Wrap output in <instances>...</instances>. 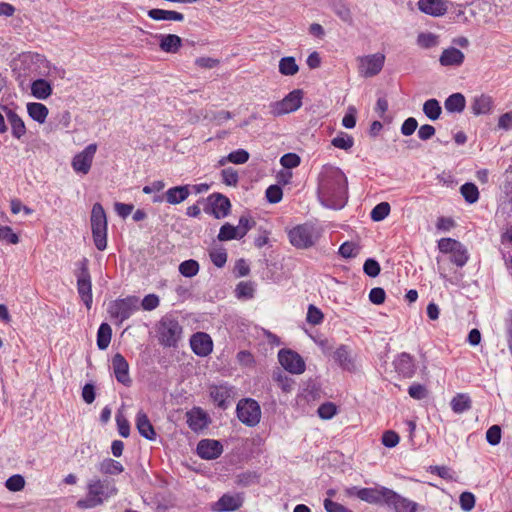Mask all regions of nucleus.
<instances>
[{
	"label": "nucleus",
	"instance_id": "1",
	"mask_svg": "<svg viewBox=\"0 0 512 512\" xmlns=\"http://www.w3.org/2000/svg\"><path fill=\"white\" fill-rule=\"evenodd\" d=\"M318 197L320 202L332 209H341L348 199L347 178L335 166H323L319 174Z\"/></svg>",
	"mask_w": 512,
	"mask_h": 512
},
{
	"label": "nucleus",
	"instance_id": "2",
	"mask_svg": "<svg viewBox=\"0 0 512 512\" xmlns=\"http://www.w3.org/2000/svg\"><path fill=\"white\" fill-rule=\"evenodd\" d=\"M86 497L77 501L80 509H91L100 506L107 499L115 496L118 489L113 479L94 477L87 482Z\"/></svg>",
	"mask_w": 512,
	"mask_h": 512
},
{
	"label": "nucleus",
	"instance_id": "3",
	"mask_svg": "<svg viewBox=\"0 0 512 512\" xmlns=\"http://www.w3.org/2000/svg\"><path fill=\"white\" fill-rule=\"evenodd\" d=\"M156 332L159 344L176 348L182 338L183 328L176 318L166 315L159 321Z\"/></svg>",
	"mask_w": 512,
	"mask_h": 512
},
{
	"label": "nucleus",
	"instance_id": "4",
	"mask_svg": "<svg viewBox=\"0 0 512 512\" xmlns=\"http://www.w3.org/2000/svg\"><path fill=\"white\" fill-rule=\"evenodd\" d=\"M90 221L94 244L98 250L103 251L107 247V217L100 203L93 205Z\"/></svg>",
	"mask_w": 512,
	"mask_h": 512
},
{
	"label": "nucleus",
	"instance_id": "5",
	"mask_svg": "<svg viewBox=\"0 0 512 512\" xmlns=\"http://www.w3.org/2000/svg\"><path fill=\"white\" fill-rule=\"evenodd\" d=\"M89 261L83 258L77 263L78 269L75 272L77 278V291L87 309H90L93 302L92 282L88 268Z\"/></svg>",
	"mask_w": 512,
	"mask_h": 512
},
{
	"label": "nucleus",
	"instance_id": "6",
	"mask_svg": "<svg viewBox=\"0 0 512 512\" xmlns=\"http://www.w3.org/2000/svg\"><path fill=\"white\" fill-rule=\"evenodd\" d=\"M238 419L249 427L256 426L261 419V408L258 402L251 398L242 399L236 407Z\"/></svg>",
	"mask_w": 512,
	"mask_h": 512
},
{
	"label": "nucleus",
	"instance_id": "7",
	"mask_svg": "<svg viewBox=\"0 0 512 512\" xmlns=\"http://www.w3.org/2000/svg\"><path fill=\"white\" fill-rule=\"evenodd\" d=\"M302 97V90H293L288 95H286L282 100L270 103V113L274 117H278L294 112L301 107Z\"/></svg>",
	"mask_w": 512,
	"mask_h": 512
},
{
	"label": "nucleus",
	"instance_id": "8",
	"mask_svg": "<svg viewBox=\"0 0 512 512\" xmlns=\"http://www.w3.org/2000/svg\"><path fill=\"white\" fill-rule=\"evenodd\" d=\"M138 299L136 297H127L112 301L108 306V313L120 325L138 309Z\"/></svg>",
	"mask_w": 512,
	"mask_h": 512
},
{
	"label": "nucleus",
	"instance_id": "9",
	"mask_svg": "<svg viewBox=\"0 0 512 512\" xmlns=\"http://www.w3.org/2000/svg\"><path fill=\"white\" fill-rule=\"evenodd\" d=\"M359 74L365 78L374 77L379 74L385 63V55L375 53L358 58Z\"/></svg>",
	"mask_w": 512,
	"mask_h": 512
},
{
	"label": "nucleus",
	"instance_id": "10",
	"mask_svg": "<svg viewBox=\"0 0 512 512\" xmlns=\"http://www.w3.org/2000/svg\"><path fill=\"white\" fill-rule=\"evenodd\" d=\"M290 243L299 249H306L314 245V228L308 224L298 225L289 231Z\"/></svg>",
	"mask_w": 512,
	"mask_h": 512
},
{
	"label": "nucleus",
	"instance_id": "11",
	"mask_svg": "<svg viewBox=\"0 0 512 512\" xmlns=\"http://www.w3.org/2000/svg\"><path fill=\"white\" fill-rule=\"evenodd\" d=\"M278 360L282 367L292 374H301L305 371L304 360L292 350L281 349L278 353Z\"/></svg>",
	"mask_w": 512,
	"mask_h": 512
},
{
	"label": "nucleus",
	"instance_id": "12",
	"mask_svg": "<svg viewBox=\"0 0 512 512\" xmlns=\"http://www.w3.org/2000/svg\"><path fill=\"white\" fill-rule=\"evenodd\" d=\"M207 202L208 207L205 208V211L211 213L217 219L226 217L230 212V200L220 193L211 194L207 198Z\"/></svg>",
	"mask_w": 512,
	"mask_h": 512
},
{
	"label": "nucleus",
	"instance_id": "13",
	"mask_svg": "<svg viewBox=\"0 0 512 512\" xmlns=\"http://www.w3.org/2000/svg\"><path fill=\"white\" fill-rule=\"evenodd\" d=\"M97 151V144L92 143L85 147L83 151L76 154L72 160V167L76 172L87 174L91 168L94 155Z\"/></svg>",
	"mask_w": 512,
	"mask_h": 512
},
{
	"label": "nucleus",
	"instance_id": "14",
	"mask_svg": "<svg viewBox=\"0 0 512 512\" xmlns=\"http://www.w3.org/2000/svg\"><path fill=\"white\" fill-rule=\"evenodd\" d=\"M187 424L193 432L203 431L211 423L208 413L201 407H193L186 412Z\"/></svg>",
	"mask_w": 512,
	"mask_h": 512
},
{
	"label": "nucleus",
	"instance_id": "15",
	"mask_svg": "<svg viewBox=\"0 0 512 512\" xmlns=\"http://www.w3.org/2000/svg\"><path fill=\"white\" fill-rule=\"evenodd\" d=\"M387 494L385 504L391 507L394 512H417L418 504L416 502L399 495L391 489Z\"/></svg>",
	"mask_w": 512,
	"mask_h": 512
},
{
	"label": "nucleus",
	"instance_id": "16",
	"mask_svg": "<svg viewBox=\"0 0 512 512\" xmlns=\"http://www.w3.org/2000/svg\"><path fill=\"white\" fill-rule=\"evenodd\" d=\"M389 490V488L384 486L374 488H361L357 492V497L369 504L382 505L385 504L388 496L387 492H389Z\"/></svg>",
	"mask_w": 512,
	"mask_h": 512
},
{
	"label": "nucleus",
	"instance_id": "17",
	"mask_svg": "<svg viewBox=\"0 0 512 512\" xmlns=\"http://www.w3.org/2000/svg\"><path fill=\"white\" fill-rule=\"evenodd\" d=\"M190 346L192 351L200 357L209 355L213 350L212 339L204 332H197L193 334L190 339Z\"/></svg>",
	"mask_w": 512,
	"mask_h": 512
},
{
	"label": "nucleus",
	"instance_id": "18",
	"mask_svg": "<svg viewBox=\"0 0 512 512\" xmlns=\"http://www.w3.org/2000/svg\"><path fill=\"white\" fill-rule=\"evenodd\" d=\"M223 452V445L218 440L203 439L197 445L198 455L205 460L218 458Z\"/></svg>",
	"mask_w": 512,
	"mask_h": 512
},
{
	"label": "nucleus",
	"instance_id": "19",
	"mask_svg": "<svg viewBox=\"0 0 512 512\" xmlns=\"http://www.w3.org/2000/svg\"><path fill=\"white\" fill-rule=\"evenodd\" d=\"M112 368L115 378L119 383L125 386L131 385L132 380L129 376V364L122 354L117 353L113 356Z\"/></svg>",
	"mask_w": 512,
	"mask_h": 512
},
{
	"label": "nucleus",
	"instance_id": "20",
	"mask_svg": "<svg viewBox=\"0 0 512 512\" xmlns=\"http://www.w3.org/2000/svg\"><path fill=\"white\" fill-rule=\"evenodd\" d=\"M243 497L240 494H224L213 505L212 509L217 512L235 511L243 505Z\"/></svg>",
	"mask_w": 512,
	"mask_h": 512
},
{
	"label": "nucleus",
	"instance_id": "21",
	"mask_svg": "<svg viewBox=\"0 0 512 512\" xmlns=\"http://www.w3.org/2000/svg\"><path fill=\"white\" fill-rule=\"evenodd\" d=\"M464 60V53L455 47L444 49L439 58L440 65L443 67H459Z\"/></svg>",
	"mask_w": 512,
	"mask_h": 512
},
{
	"label": "nucleus",
	"instance_id": "22",
	"mask_svg": "<svg viewBox=\"0 0 512 512\" xmlns=\"http://www.w3.org/2000/svg\"><path fill=\"white\" fill-rule=\"evenodd\" d=\"M6 118L11 126L12 136L16 139H21L26 134V126L22 118L12 109L7 106H2Z\"/></svg>",
	"mask_w": 512,
	"mask_h": 512
},
{
	"label": "nucleus",
	"instance_id": "23",
	"mask_svg": "<svg viewBox=\"0 0 512 512\" xmlns=\"http://www.w3.org/2000/svg\"><path fill=\"white\" fill-rule=\"evenodd\" d=\"M394 366L398 374L404 378H412L415 374L416 367L413 357L408 353H401L394 361Z\"/></svg>",
	"mask_w": 512,
	"mask_h": 512
},
{
	"label": "nucleus",
	"instance_id": "24",
	"mask_svg": "<svg viewBox=\"0 0 512 512\" xmlns=\"http://www.w3.org/2000/svg\"><path fill=\"white\" fill-rule=\"evenodd\" d=\"M418 8L421 12L439 17L447 12V5L442 0H419Z\"/></svg>",
	"mask_w": 512,
	"mask_h": 512
},
{
	"label": "nucleus",
	"instance_id": "25",
	"mask_svg": "<svg viewBox=\"0 0 512 512\" xmlns=\"http://www.w3.org/2000/svg\"><path fill=\"white\" fill-rule=\"evenodd\" d=\"M136 427L139 434L147 440L153 441L156 439V432L151 424L147 414L139 411L136 415Z\"/></svg>",
	"mask_w": 512,
	"mask_h": 512
},
{
	"label": "nucleus",
	"instance_id": "26",
	"mask_svg": "<svg viewBox=\"0 0 512 512\" xmlns=\"http://www.w3.org/2000/svg\"><path fill=\"white\" fill-rule=\"evenodd\" d=\"M333 359L343 369L349 372L355 371V363L351 356V352L346 345L339 346L334 354Z\"/></svg>",
	"mask_w": 512,
	"mask_h": 512
},
{
	"label": "nucleus",
	"instance_id": "27",
	"mask_svg": "<svg viewBox=\"0 0 512 512\" xmlns=\"http://www.w3.org/2000/svg\"><path fill=\"white\" fill-rule=\"evenodd\" d=\"M492 107H493L492 97L485 95V94L475 96L472 99L471 106H470L472 113L476 116L488 114L491 111Z\"/></svg>",
	"mask_w": 512,
	"mask_h": 512
},
{
	"label": "nucleus",
	"instance_id": "28",
	"mask_svg": "<svg viewBox=\"0 0 512 512\" xmlns=\"http://www.w3.org/2000/svg\"><path fill=\"white\" fill-rule=\"evenodd\" d=\"M189 195V185L175 186L165 192V200L171 205H176L185 201Z\"/></svg>",
	"mask_w": 512,
	"mask_h": 512
},
{
	"label": "nucleus",
	"instance_id": "29",
	"mask_svg": "<svg viewBox=\"0 0 512 512\" xmlns=\"http://www.w3.org/2000/svg\"><path fill=\"white\" fill-rule=\"evenodd\" d=\"M466 106V99L462 93L451 94L444 102L445 109L450 113H461Z\"/></svg>",
	"mask_w": 512,
	"mask_h": 512
},
{
	"label": "nucleus",
	"instance_id": "30",
	"mask_svg": "<svg viewBox=\"0 0 512 512\" xmlns=\"http://www.w3.org/2000/svg\"><path fill=\"white\" fill-rule=\"evenodd\" d=\"M182 45V39L175 34H167L160 36V48L167 53H176Z\"/></svg>",
	"mask_w": 512,
	"mask_h": 512
},
{
	"label": "nucleus",
	"instance_id": "31",
	"mask_svg": "<svg viewBox=\"0 0 512 512\" xmlns=\"http://www.w3.org/2000/svg\"><path fill=\"white\" fill-rule=\"evenodd\" d=\"M148 16L156 21L167 20V21H182L184 15L177 11L163 10L154 8L148 11Z\"/></svg>",
	"mask_w": 512,
	"mask_h": 512
},
{
	"label": "nucleus",
	"instance_id": "32",
	"mask_svg": "<svg viewBox=\"0 0 512 512\" xmlns=\"http://www.w3.org/2000/svg\"><path fill=\"white\" fill-rule=\"evenodd\" d=\"M32 95L41 100L47 99L52 94V87L45 79H37L31 84Z\"/></svg>",
	"mask_w": 512,
	"mask_h": 512
},
{
	"label": "nucleus",
	"instance_id": "33",
	"mask_svg": "<svg viewBox=\"0 0 512 512\" xmlns=\"http://www.w3.org/2000/svg\"><path fill=\"white\" fill-rule=\"evenodd\" d=\"M210 396L218 407L225 409L227 407V399L230 397V388L224 385L212 386L210 388Z\"/></svg>",
	"mask_w": 512,
	"mask_h": 512
},
{
	"label": "nucleus",
	"instance_id": "34",
	"mask_svg": "<svg viewBox=\"0 0 512 512\" xmlns=\"http://www.w3.org/2000/svg\"><path fill=\"white\" fill-rule=\"evenodd\" d=\"M27 112L28 115L36 122L43 124L46 121L49 110L48 108L38 102L28 103L27 104Z\"/></svg>",
	"mask_w": 512,
	"mask_h": 512
},
{
	"label": "nucleus",
	"instance_id": "35",
	"mask_svg": "<svg viewBox=\"0 0 512 512\" xmlns=\"http://www.w3.org/2000/svg\"><path fill=\"white\" fill-rule=\"evenodd\" d=\"M97 469L104 475H118L124 471L123 465L119 461L111 458H106L101 461Z\"/></svg>",
	"mask_w": 512,
	"mask_h": 512
},
{
	"label": "nucleus",
	"instance_id": "36",
	"mask_svg": "<svg viewBox=\"0 0 512 512\" xmlns=\"http://www.w3.org/2000/svg\"><path fill=\"white\" fill-rule=\"evenodd\" d=\"M112 337V329L109 324L102 323L97 332V346L100 350L108 348Z\"/></svg>",
	"mask_w": 512,
	"mask_h": 512
},
{
	"label": "nucleus",
	"instance_id": "37",
	"mask_svg": "<svg viewBox=\"0 0 512 512\" xmlns=\"http://www.w3.org/2000/svg\"><path fill=\"white\" fill-rule=\"evenodd\" d=\"M423 112L427 118H429L432 121H435L440 117L442 108L437 99H428L423 104Z\"/></svg>",
	"mask_w": 512,
	"mask_h": 512
},
{
	"label": "nucleus",
	"instance_id": "38",
	"mask_svg": "<svg viewBox=\"0 0 512 512\" xmlns=\"http://www.w3.org/2000/svg\"><path fill=\"white\" fill-rule=\"evenodd\" d=\"M299 71V66L294 57H283L279 61V72L285 76H293Z\"/></svg>",
	"mask_w": 512,
	"mask_h": 512
},
{
	"label": "nucleus",
	"instance_id": "39",
	"mask_svg": "<svg viewBox=\"0 0 512 512\" xmlns=\"http://www.w3.org/2000/svg\"><path fill=\"white\" fill-rule=\"evenodd\" d=\"M273 380L285 393H289L294 389L295 381L283 371L274 372Z\"/></svg>",
	"mask_w": 512,
	"mask_h": 512
},
{
	"label": "nucleus",
	"instance_id": "40",
	"mask_svg": "<svg viewBox=\"0 0 512 512\" xmlns=\"http://www.w3.org/2000/svg\"><path fill=\"white\" fill-rule=\"evenodd\" d=\"M451 408L455 413H463L471 408V399L467 394H457L451 400Z\"/></svg>",
	"mask_w": 512,
	"mask_h": 512
},
{
	"label": "nucleus",
	"instance_id": "41",
	"mask_svg": "<svg viewBox=\"0 0 512 512\" xmlns=\"http://www.w3.org/2000/svg\"><path fill=\"white\" fill-rule=\"evenodd\" d=\"M417 44L424 49L436 47L439 45V36L431 32L420 33L417 36Z\"/></svg>",
	"mask_w": 512,
	"mask_h": 512
},
{
	"label": "nucleus",
	"instance_id": "42",
	"mask_svg": "<svg viewBox=\"0 0 512 512\" xmlns=\"http://www.w3.org/2000/svg\"><path fill=\"white\" fill-rule=\"evenodd\" d=\"M460 191L466 202L469 204H473L479 199V191L474 183L463 184Z\"/></svg>",
	"mask_w": 512,
	"mask_h": 512
},
{
	"label": "nucleus",
	"instance_id": "43",
	"mask_svg": "<svg viewBox=\"0 0 512 512\" xmlns=\"http://www.w3.org/2000/svg\"><path fill=\"white\" fill-rule=\"evenodd\" d=\"M241 238L242 237H240V233H239L237 227H235L229 223H225L224 225H222V227L220 228L219 234H218V239L220 241H228V240L241 239Z\"/></svg>",
	"mask_w": 512,
	"mask_h": 512
},
{
	"label": "nucleus",
	"instance_id": "44",
	"mask_svg": "<svg viewBox=\"0 0 512 512\" xmlns=\"http://www.w3.org/2000/svg\"><path fill=\"white\" fill-rule=\"evenodd\" d=\"M204 118L216 125H222L225 121L232 118V114L226 110L207 111Z\"/></svg>",
	"mask_w": 512,
	"mask_h": 512
},
{
	"label": "nucleus",
	"instance_id": "45",
	"mask_svg": "<svg viewBox=\"0 0 512 512\" xmlns=\"http://www.w3.org/2000/svg\"><path fill=\"white\" fill-rule=\"evenodd\" d=\"M468 259V251L462 243H460V247H457L451 253V262L458 267H463L467 263Z\"/></svg>",
	"mask_w": 512,
	"mask_h": 512
},
{
	"label": "nucleus",
	"instance_id": "46",
	"mask_svg": "<svg viewBox=\"0 0 512 512\" xmlns=\"http://www.w3.org/2000/svg\"><path fill=\"white\" fill-rule=\"evenodd\" d=\"M179 272L184 277H193L199 272V264L193 259L185 260L179 265Z\"/></svg>",
	"mask_w": 512,
	"mask_h": 512
},
{
	"label": "nucleus",
	"instance_id": "47",
	"mask_svg": "<svg viewBox=\"0 0 512 512\" xmlns=\"http://www.w3.org/2000/svg\"><path fill=\"white\" fill-rule=\"evenodd\" d=\"M354 144L352 136L341 132L335 138L332 139V145L336 148L349 150Z\"/></svg>",
	"mask_w": 512,
	"mask_h": 512
},
{
	"label": "nucleus",
	"instance_id": "48",
	"mask_svg": "<svg viewBox=\"0 0 512 512\" xmlns=\"http://www.w3.org/2000/svg\"><path fill=\"white\" fill-rule=\"evenodd\" d=\"M390 213V205L388 202H381L377 204L371 211V219L373 221H382Z\"/></svg>",
	"mask_w": 512,
	"mask_h": 512
},
{
	"label": "nucleus",
	"instance_id": "49",
	"mask_svg": "<svg viewBox=\"0 0 512 512\" xmlns=\"http://www.w3.org/2000/svg\"><path fill=\"white\" fill-rule=\"evenodd\" d=\"M221 177L224 184L227 186H237L239 181L238 172L232 168L228 167L221 171Z\"/></svg>",
	"mask_w": 512,
	"mask_h": 512
},
{
	"label": "nucleus",
	"instance_id": "50",
	"mask_svg": "<svg viewBox=\"0 0 512 512\" xmlns=\"http://www.w3.org/2000/svg\"><path fill=\"white\" fill-rule=\"evenodd\" d=\"M408 394L415 400H422L428 396L427 388L420 383H413L408 388Z\"/></svg>",
	"mask_w": 512,
	"mask_h": 512
},
{
	"label": "nucleus",
	"instance_id": "51",
	"mask_svg": "<svg viewBox=\"0 0 512 512\" xmlns=\"http://www.w3.org/2000/svg\"><path fill=\"white\" fill-rule=\"evenodd\" d=\"M5 486L9 491L18 492L24 488L25 480L23 476L16 474L6 480Z\"/></svg>",
	"mask_w": 512,
	"mask_h": 512
},
{
	"label": "nucleus",
	"instance_id": "52",
	"mask_svg": "<svg viewBox=\"0 0 512 512\" xmlns=\"http://www.w3.org/2000/svg\"><path fill=\"white\" fill-rule=\"evenodd\" d=\"M210 259L216 267L222 268L227 262L226 250L223 248L212 250L210 252Z\"/></svg>",
	"mask_w": 512,
	"mask_h": 512
},
{
	"label": "nucleus",
	"instance_id": "53",
	"mask_svg": "<svg viewBox=\"0 0 512 512\" xmlns=\"http://www.w3.org/2000/svg\"><path fill=\"white\" fill-rule=\"evenodd\" d=\"M259 481V476L255 472H244L236 477V483L240 486H250Z\"/></svg>",
	"mask_w": 512,
	"mask_h": 512
},
{
	"label": "nucleus",
	"instance_id": "54",
	"mask_svg": "<svg viewBox=\"0 0 512 512\" xmlns=\"http://www.w3.org/2000/svg\"><path fill=\"white\" fill-rule=\"evenodd\" d=\"M226 159L233 164H244L249 160V153L244 149H238L229 153Z\"/></svg>",
	"mask_w": 512,
	"mask_h": 512
},
{
	"label": "nucleus",
	"instance_id": "55",
	"mask_svg": "<svg viewBox=\"0 0 512 512\" xmlns=\"http://www.w3.org/2000/svg\"><path fill=\"white\" fill-rule=\"evenodd\" d=\"M323 318L324 315L320 309H318L312 304L309 305L306 317L308 323L312 325H319L323 321Z\"/></svg>",
	"mask_w": 512,
	"mask_h": 512
},
{
	"label": "nucleus",
	"instance_id": "56",
	"mask_svg": "<svg viewBox=\"0 0 512 512\" xmlns=\"http://www.w3.org/2000/svg\"><path fill=\"white\" fill-rule=\"evenodd\" d=\"M0 240L5 241L8 244H17L19 237L13 232L9 226H0Z\"/></svg>",
	"mask_w": 512,
	"mask_h": 512
},
{
	"label": "nucleus",
	"instance_id": "57",
	"mask_svg": "<svg viewBox=\"0 0 512 512\" xmlns=\"http://www.w3.org/2000/svg\"><path fill=\"white\" fill-rule=\"evenodd\" d=\"M359 248L353 242H344L339 248V254L344 258H353L358 254Z\"/></svg>",
	"mask_w": 512,
	"mask_h": 512
},
{
	"label": "nucleus",
	"instance_id": "58",
	"mask_svg": "<svg viewBox=\"0 0 512 512\" xmlns=\"http://www.w3.org/2000/svg\"><path fill=\"white\" fill-rule=\"evenodd\" d=\"M283 196V191L278 185H270L266 189V198L268 202L276 204L281 201Z\"/></svg>",
	"mask_w": 512,
	"mask_h": 512
},
{
	"label": "nucleus",
	"instance_id": "59",
	"mask_svg": "<svg viewBox=\"0 0 512 512\" xmlns=\"http://www.w3.org/2000/svg\"><path fill=\"white\" fill-rule=\"evenodd\" d=\"M363 271L369 277L374 278L379 275L381 268H380L379 263L376 260L369 258L365 261V263L363 265Z\"/></svg>",
	"mask_w": 512,
	"mask_h": 512
},
{
	"label": "nucleus",
	"instance_id": "60",
	"mask_svg": "<svg viewBox=\"0 0 512 512\" xmlns=\"http://www.w3.org/2000/svg\"><path fill=\"white\" fill-rule=\"evenodd\" d=\"M337 412L335 404L331 402L324 403L318 408V415L320 418L328 420L331 419Z\"/></svg>",
	"mask_w": 512,
	"mask_h": 512
},
{
	"label": "nucleus",
	"instance_id": "61",
	"mask_svg": "<svg viewBox=\"0 0 512 512\" xmlns=\"http://www.w3.org/2000/svg\"><path fill=\"white\" fill-rule=\"evenodd\" d=\"M439 250L443 253H452L457 247H460V242L451 238H442L438 242Z\"/></svg>",
	"mask_w": 512,
	"mask_h": 512
},
{
	"label": "nucleus",
	"instance_id": "62",
	"mask_svg": "<svg viewBox=\"0 0 512 512\" xmlns=\"http://www.w3.org/2000/svg\"><path fill=\"white\" fill-rule=\"evenodd\" d=\"M486 440L490 445H497L501 441V428L498 425L491 426L486 432Z\"/></svg>",
	"mask_w": 512,
	"mask_h": 512
},
{
	"label": "nucleus",
	"instance_id": "63",
	"mask_svg": "<svg viewBox=\"0 0 512 512\" xmlns=\"http://www.w3.org/2000/svg\"><path fill=\"white\" fill-rule=\"evenodd\" d=\"M460 506L462 510L469 512L475 506V496L471 492H463L460 495Z\"/></svg>",
	"mask_w": 512,
	"mask_h": 512
},
{
	"label": "nucleus",
	"instance_id": "64",
	"mask_svg": "<svg viewBox=\"0 0 512 512\" xmlns=\"http://www.w3.org/2000/svg\"><path fill=\"white\" fill-rule=\"evenodd\" d=\"M236 293L239 298H252L254 288L251 282H240L236 287Z\"/></svg>",
	"mask_w": 512,
	"mask_h": 512
}]
</instances>
